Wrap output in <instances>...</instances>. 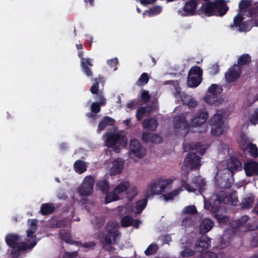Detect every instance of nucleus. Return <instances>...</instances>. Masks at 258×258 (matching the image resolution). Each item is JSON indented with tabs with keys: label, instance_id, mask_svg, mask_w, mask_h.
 I'll use <instances>...</instances> for the list:
<instances>
[{
	"label": "nucleus",
	"instance_id": "7",
	"mask_svg": "<svg viewBox=\"0 0 258 258\" xmlns=\"http://www.w3.org/2000/svg\"><path fill=\"white\" fill-rule=\"evenodd\" d=\"M247 21H243L242 15L238 13L234 18L233 23L230 25L231 27H237V30L240 32H247L250 30V25Z\"/></svg>",
	"mask_w": 258,
	"mask_h": 258
},
{
	"label": "nucleus",
	"instance_id": "38",
	"mask_svg": "<svg viewBox=\"0 0 258 258\" xmlns=\"http://www.w3.org/2000/svg\"><path fill=\"white\" fill-rule=\"evenodd\" d=\"M96 187L104 194H108L109 189V185L106 180L98 181L97 182Z\"/></svg>",
	"mask_w": 258,
	"mask_h": 258
},
{
	"label": "nucleus",
	"instance_id": "35",
	"mask_svg": "<svg viewBox=\"0 0 258 258\" xmlns=\"http://www.w3.org/2000/svg\"><path fill=\"white\" fill-rule=\"evenodd\" d=\"M202 81L201 77L188 75L187 83L189 87L193 88L198 86Z\"/></svg>",
	"mask_w": 258,
	"mask_h": 258
},
{
	"label": "nucleus",
	"instance_id": "18",
	"mask_svg": "<svg viewBox=\"0 0 258 258\" xmlns=\"http://www.w3.org/2000/svg\"><path fill=\"white\" fill-rule=\"evenodd\" d=\"M214 1H209L202 4L199 11L202 12L208 17L214 15Z\"/></svg>",
	"mask_w": 258,
	"mask_h": 258
},
{
	"label": "nucleus",
	"instance_id": "11",
	"mask_svg": "<svg viewBox=\"0 0 258 258\" xmlns=\"http://www.w3.org/2000/svg\"><path fill=\"white\" fill-rule=\"evenodd\" d=\"M211 246V238L207 235H203L198 238L195 245V251L202 252L209 248Z\"/></svg>",
	"mask_w": 258,
	"mask_h": 258
},
{
	"label": "nucleus",
	"instance_id": "21",
	"mask_svg": "<svg viewBox=\"0 0 258 258\" xmlns=\"http://www.w3.org/2000/svg\"><path fill=\"white\" fill-rule=\"evenodd\" d=\"M142 125L145 130L154 132L158 126V121L154 118H148L143 121Z\"/></svg>",
	"mask_w": 258,
	"mask_h": 258
},
{
	"label": "nucleus",
	"instance_id": "55",
	"mask_svg": "<svg viewBox=\"0 0 258 258\" xmlns=\"http://www.w3.org/2000/svg\"><path fill=\"white\" fill-rule=\"evenodd\" d=\"M75 242V245H76L78 246L83 247L84 248H93L96 244V242L94 241H91V242H86V243H82L79 241H76Z\"/></svg>",
	"mask_w": 258,
	"mask_h": 258
},
{
	"label": "nucleus",
	"instance_id": "33",
	"mask_svg": "<svg viewBox=\"0 0 258 258\" xmlns=\"http://www.w3.org/2000/svg\"><path fill=\"white\" fill-rule=\"evenodd\" d=\"M76 172L79 174L84 173L87 170V165L84 161L81 160H77L74 165Z\"/></svg>",
	"mask_w": 258,
	"mask_h": 258
},
{
	"label": "nucleus",
	"instance_id": "64",
	"mask_svg": "<svg viewBox=\"0 0 258 258\" xmlns=\"http://www.w3.org/2000/svg\"><path fill=\"white\" fill-rule=\"evenodd\" d=\"M251 244L252 246H258V233H255L252 237Z\"/></svg>",
	"mask_w": 258,
	"mask_h": 258
},
{
	"label": "nucleus",
	"instance_id": "29",
	"mask_svg": "<svg viewBox=\"0 0 258 258\" xmlns=\"http://www.w3.org/2000/svg\"><path fill=\"white\" fill-rule=\"evenodd\" d=\"M251 60V57L249 54L244 53L240 55L237 59V63L239 68L241 69V67L244 65H248Z\"/></svg>",
	"mask_w": 258,
	"mask_h": 258
},
{
	"label": "nucleus",
	"instance_id": "53",
	"mask_svg": "<svg viewBox=\"0 0 258 258\" xmlns=\"http://www.w3.org/2000/svg\"><path fill=\"white\" fill-rule=\"evenodd\" d=\"M183 214H195L197 213V210L195 206L189 205L186 206L182 210Z\"/></svg>",
	"mask_w": 258,
	"mask_h": 258
},
{
	"label": "nucleus",
	"instance_id": "41",
	"mask_svg": "<svg viewBox=\"0 0 258 258\" xmlns=\"http://www.w3.org/2000/svg\"><path fill=\"white\" fill-rule=\"evenodd\" d=\"M180 192L179 188L176 189L172 192H168L166 194H162V197L166 202L173 200L175 197L177 196Z\"/></svg>",
	"mask_w": 258,
	"mask_h": 258
},
{
	"label": "nucleus",
	"instance_id": "14",
	"mask_svg": "<svg viewBox=\"0 0 258 258\" xmlns=\"http://www.w3.org/2000/svg\"><path fill=\"white\" fill-rule=\"evenodd\" d=\"M214 15L223 16L228 11V7L223 0H216L214 1Z\"/></svg>",
	"mask_w": 258,
	"mask_h": 258
},
{
	"label": "nucleus",
	"instance_id": "3",
	"mask_svg": "<svg viewBox=\"0 0 258 258\" xmlns=\"http://www.w3.org/2000/svg\"><path fill=\"white\" fill-rule=\"evenodd\" d=\"M129 147V156L131 159H134L135 158L141 159L146 154V149L137 139L131 140Z\"/></svg>",
	"mask_w": 258,
	"mask_h": 258
},
{
	"label": "nucleus",
	"instance_id": "44",
	"mask_svg": "<svg viewBox=\"0 0 258 258\" xmlns=\"http://www.w3.org/2000/svg\"><path fill=\"white\" fill-rule=\"evenodd\" d=\"M37 242L35 241H33L29 243L22 242L19 246H17L18 249L20 251H24L27 249H32L36 244Z\"/></svg>",
	"mask_w": 258,
	"mask_h": 258
},
{
	"label": "nucleus",
	"instance_id": "57",
	"mask_svg": "<svg viewBox=\"0 0 258 258\" xmlns=\"http://www.w3.org/2000/svg\"><path fill=\"white\" fill-rule=\"evenodd\" d=\"M251 5L250 1L249 0H241L239 4V9L241 11L245 10L249 8Z\"/></svg>",
	"mask_w": 258,
	"mask_h": 258
},
{
	"label": "nucleus",
	"instance_id": "6",
	"mask_svg": "<svg viewBox=\"0 0 258 258\" xmlns=\"http://www.w3.org/2000/svg\"><path fill=\"white\" fill-rule=\"evenodd\" d=\"M198 5L197 0H189L185 3L183 8L178 10V13L183 17L193 16L195 14Z\"/></svg>",
	"mask_w": 258,
	"mask_h": 258
},
{
	"label": "nucleus",
	"instance_id": "59",
	"mask_svg": "<svg viewBox=\"0 0 258 258\" xmlns=\"http://www.w3.org/2000/svg\"><path fill=\"white\" fill-rule=\"evenodd\" d=\"M194 254V251L189 248H185L180 252V255L182 257H189L193 255Z\"/></svg>",
	"mask_w": 258,
	"mask_h": 258
},
{
	"label": "nucleus",
	"instance_id": "26",
	"mask_svg": "<svg viewBox=\"0 0 258 258\" xmlns=\"http://www.w3.org/2000/svg\"><path fill=\"white\" fill-rule=\"evenodd\" d=\"M114 123V120L108 116H104L99 122L98 130L99 131L104 130L108 125H113Z\"/></svg>",
	"mask_w": 258,
	"mask_h": 258
},
{
	"label": "nucleus",
	"instance_id": "63",
	"mask_svg": "<svg viewBox=\"0 0 258 258\" xmlns=\"http://www.w3.org/2000/svg\"><path fill=\"white\" fill-rule=\"evenodd\" d=\"M202 258H218L217 255L212 251H206L202 254Z\"/></svg>",
	"mask_w": 258,
	"mask_h": 258
},
{
	"label": "nucleus",
	"instance_id": "42",
	"mask_svg": "<svg viewBox=\"0 0 258 258\" xmlns=\"http://www.w3.org/2000/svg\"><path fill=\"white\" fill-rule=\"evenodd\" d=\"M149 80L148 75L146 73H143L139 78L136 84L138 86H142L147 84Z\"/></svg>",
	"mask_w": 258,
	"mask_h": 258
},
{
	"label": "nucleus",
	"instance_id": "2",
	"mask_svg": "<svg viewBox=\"0 0 258 258\" xmlns=\"http://www.w3.org/2000/svg\"><path fill=\"white\" fill-rule=\"evenodd\" d=\"M105 145L112 148L115 153H119L120 149L119 146L125 147L127 145L126 138L118 133H105L103 135Z\"/></svg>",
	"mask_w": 258,
	"mask_h": 258
},
{
	"label": "nucleus",
	"instance_id": "25",
	"mask_svg": "<svg viewBox=\"0 0 258 258\" xmlns=\"http://www.w3.org/2000/svg\"><path fill=\"white\" fill-rule=\"evenodd\" d=\"M120 235V233L117 231H109L105 237L106 243L111 244L113 243L116 244L117 243V237Z\"/></svg>",
	"mask_w": 258,
	"mask_h": 258
},
{
	"label": "nucleus",
	"instance_id": "5",
	"mask_svg": "<svg viewBox=\"0 0 258 258\" xmlns=\"http://www.w3.org/2000/svg\"><path fill=\"white\" fill-rule=\"evenodd\" d=\"M184 164L191 170L198 169L201 166V158L196 153L189 152L184 159Z\"/></svg>",
	"mask_w": 258,
	"mask_h": 258
},
{
	"label": "nucleus",
	"instance_id": "15",
	"mask_svg": "<svg viewBox=\"0 0 258 258\" xmlns=\"http://www.w3.org/2000/svg\"><path fill=\"white\" fill-rule=\"evenodd\" d=\"M214 15L223 16L228 11V7L223 0H216L214 1Z\"/></svg>",
	"mask_w": 258,
	"mask_h": 258
},
{
	"label": "nucleus",
	"instance_id": "52",
	"mask_svg": "<svg viewBox=\"0 0 258 258\" xmlns=\"http://www.w3.org/2000/svg\"><path fill=\"white\" fill-rule=\"evenodd\" d=\"M94 98L95 100L97 101L96 102H98L102 105H106V100L102 92H100L96 94Z\"/></svg>",
	"mask_w": 258,
	"mask_h": 258
},
{
	"label": "nucleus",
	"instance_id": "16",
	"mask_svg": "<svg viewBox=\"0 0 258 258\" xmlns=\"http://www.w3.org/2000/svg\"><path fill=\"white\" fill-rule=\"evenodd\" d=\"M183 150L185 152H188L190 150H196L201 155L205 154L206 149L204 146L200 143H186L183 145Z\"/></svg>",
	"mask_w": 258,
	"mask_h": 258
},
{
	"label": "nucleus",
	"instance_id": "4",
	"mask_svg": "<svg viewBox=\"0 0 258 258\" xmlns=\"http://www.w3.org/2000/svg\"><path fill=\"white\" fill-rule=\"evenodd\" d=\"M95 183V179L91 176H86L81 184L79 190V192L81 196H88L90 195L93 190V187Z\"/></svg>",
	"mask_w": 258,
	"mask_h": 258
},
{
	"label": "nucleus",
	"instance_id": "28",
	"mask_svg": "<svg viewBox=\"0 0 258 258\" xmlns=\"http://www.w3.org/2000/svg\"><path fill=\"white\" fill-rule=\"evenodd\" d=\"M254 198L253 194H250L248 197L244 198L240 204L241 208L243 209H251L252 207Z\"/></svg>",
	"mask_w": 258,
	"mask_h": 258
},
{
	"label": "nucleus",
	"instance_id": "34",
	"mask_svg": "<svg viewBox=\"0 0 258 258\" xmlns=\"http://www.w3.org/2000/svg\"><path fill=\"white\" fill-rule=\"evenodd\" d=\"M238 143L239 145L240 148L243 151H245L248 147L250 142L247 137L244 134H242L240 135V139L238 140Z\"/></svg>",
	"mask_w": 258,
	"mask_h": 258
},
{
	"label": "nucleus",
	"instance_id": "27",
	"mask_svg": "<svg viewBox=\"0 0 258 258\" xmlns=\"http://www.w3.org/2000/svg\"><path fill=\"white\" fill-rule=\"evenodd\" d=\"M192 185L195 187L196 190H198L200 192L204 190V187L206 185V182L204 179L200 177H195L192 181Z\"/></svg>",
	"mask_w": 258,
	"mask_h": 258
},
{
	"label": "nucleus",
	"instance_id": "10",
	"mask_svg": "<svg viewBox=\"0 0 258 258\" xmlns=\"http://www.w3.org/2000/svg\"><path fill=\"white\" fill-rule=\"evenodd\" d=\"M173 126L175 129H179L180 130H184L187 133L190 127L186 120L185 116L181 114L179 115L175 116L173 118Z\"/></svg>",
	"mask_w": 258,
	"mask_h": 258
},
{
	"label": "nucleus",
	"instance_id": "49",
	"mask_svg": "<svg viewBox=\"0 0 258 258\" xmlns=\"http://www.w3.org/2000/svg\"><path fill=\"white\" fill-rule=\"evenodd\" d=\"M158 249V246L156 243L151 244L145 251L146 255L154 254Z\"/></svg>",
	"mask_w": 258,
	"mask_h": 258
},
{
	"label": "nucleus",
	"instance_id": "43",
	"mask_svg": "<svg viewBox=\"0 0 258 258\" xmlns=\"http://www.w3.org/2000/svg\"><path fill=\"white\" fill-rule=\"evenodd\" d=\"M203 71L201 68L198 66H194L189 70L188 75L189 76H194L199 77H201L202 76Z\"/></svg>",
	"mask_w": 258,
	"mask_h": 258
},
{
	"label": "nucleus",
	"instance_id": "19",
	"mask_svg": "<svg viewBox=\"0 0 258 258\" xmlns=\"http://www.w3.org/2000/svg\"><path fill=\"white\" fill-rule=\"evenodd\" d=\"M92 59L89 58H83L81 61V67L83 72L88 77H92L93 72L89 67H93Z\"/></svg>",
	"mask_w": 258,
	"mask_h": 258
},
{
	"label": "nucleus",
	"instance_id": "54",
	"mask_svg": "<svg viewBox=\"0 0 258 258\" xmlns=\"http://www.w3.org/2000/svg\"><path fill=\"white\" fill-rule=\"evenodd\" d=\"M162 12V8L159 6H154L149 9L148 11L150 17L156 15L160 14Z\"/></svg>",
	"mask_w": 258,
	"mask_h": 258
},
{
	"label": "nucleus",
	"instance_id": "1",
	"mask_svg": "<svg viewBox=\"0 0 258 258\" xmlns=\"http://www.w3.org/2000/svg\"><path fill=\"white\" fill-rule=\"evenodd\" d=\"M173 182L171 178H159L151 182L148 185L146 190V197H150L155 195H160L165 191L166 189H169Z\"/></svg>",
	"mask_w": 258,
	"mask_h": 258
},
{
	"label": "nucleus",
	"instance_id": "58",
	"mask_svg": "<svg viewBox=\"0 0 258 258\" xmlns=\"http://www.w3.org/2000/svg\"><path fill=\"white\" fill-rule=\"evenodd\" d=\"M103 106L98 102H93L91 105V110L93 113L97 114L100 111L101 107Z\"/></svg>",
	"mask_w": 258,
	"mask_h": 258
},
{
	"label": "nucleus",
	"instance_id": "61",
	"mask_svg": "<svg viewBox=\"0 0 258 258\" xmlns=\"http://www.w3.org/2000/svg\"><path fill=\"white\" fill-rule=\"evenodd\" d=\"M107 63L110 68H113L114 71H116L117 70V64H118V59L117 58L108 60L107 61Z\"/></svg>",
	"mask_w": 258,
	"mask_h": 258
},
{
	"label": "nucleus",
	"instance_id": "24",
	"mask_svg": "<svg viewBox=\"0 0 258 258\" xmlns=\"http://www.w3.org/2000/svg\"><path fill=\"white\" fill-rule=\"evenodd\" d=\"M55 208L53 204L47 203L42 204L40 207V213L43 215H48L54 212Z\"/></svg>",
	"mask_w": 258,
	"mask_h": 258
},
{
	"label": "nucleus",
	"instance_id": "60",
	"mask_svg": "<svg viewBox=\"0 0 258 258\" xmlns=\"http://www.w3.org/2000/svg\"><path fill=\"white\" fill-rule=\"evenodd\" d=\"M249 14L250 17L258 15V4L254 5L249 9Z\"/></svg>",
	"mask_w": 258,
	"mask_h": 258
},
{
	"label": "nucleus",
	"instance_id": "45",
	"mask_svg": "<svg viewBox=\"0 0 258 258\" xmlns=\"http://www.w3.org/2000/svg\"><path fill=\"white\" fill-rule=\"evenodd\" d=\"M208 91L210 93L217 95L222 92V89L218 85L213 84L209 87Z\"/></svg>",
	"mask_w": 258,
	"mask_h": 258
},
{
	"label": "nucleus",
	"instance_id": "13",
	"mask_svg": "<svg viewBox=\"0 0 258 258\" xmlns=\"http://www.w3.org/2000/svg\"><path fill=\"white\" fill-rule=\"evenodd\" d=\"M227 168L233 174L242 170V164L239 160L235 157H231L227 161Z\"/></svg>",
	"mask_w": 258,
	"mask_h": 258
},
{
	"label": "nucleus",
	"instance_id": "62",
	"mask_svg": "<svg viewBox=\"0 0 258 258\" xmlns=\"http://www.w3.org/2000/svg\"><path fill=\"white\" fill-rule=\"evenodd\" d=\"M151 98V95L148 91L144 90L141 94V99L144 102H148Z\"/></svg>",
	"mask_w": 258,
	"mask_h": 258
},
{
	"label": "nucleus",
	"instance_id": "48",
	"mask_svg": "<svg viewBox=\"0 0 258 258\" xmlns=\"http://www.w3.org/2000/svg\"><path fill=\"white\" fill-rule=\"evenodd\" d=\"M94 81L95 82L91 87L90 91L92 94H96L97 93H98L99 85L100 82L101 81V78L100 77L95 78L94 79Z\"/></svg>",
	"mask_w": 258,
	"mask_h": 258
},
{
	"label": "nucleus",
	"instance_id": "30",
	"mask_svg": "<svg viewBox=\"0 0 258 258\" xmlns=\"http://www.w3.org/2000/svg\"><path fill=\"white\" fill-rule=\"evenodd\" d=\"M211 134L212 136L217 137L222 134L227 129L225 124L212 125Z\"/></svg>",
	"mask_w": 258,
	"mask_h": 258
},
{
	"label": "nucleus",
	"instance_id": "56",
	"mask_svg": "<svg viewBox=\"0 0 258 258\" xmlns=\"http://www.w3.org/2000/svg\"><path fill=\"white\" fill-rule=\"evenodd\" d=\"M249 122L254 125L258 123V108L255 109L250 115Z\"/></svg>",
	"mask_w": 258,
	"mask_h": 258
},
{
	"label": "nucleus",
	"instance_id": "50",
	"mask_svg": "<svg viewBox=\"0 0 258 258\" xmlns=\"http://www.w3.org/2000/svg\"><path fill=\"white\" fill-rule=\"evenodd\" d=\"M119 200V197L117 194L114 192V190L112 192L109 194H107L105 197V203L108 204L112 202L116 201Z\"/></svg>",
	"mask_w": 258,
	"mask_h": 258
},
{
	"label": "nucleus",
	"instance_id": "46",
	"mask_svg": "<svg viewBox=\"0 0 258 258\" xmlns=\"http://www.w3.org/2000/svg\"><path fill=\"white\" fill-rule=\"evenodd\" d=\"M133 218L130 215L123 216L121 220V225L123 227H128L132 225Z\"/></svg>",
	"mask_w": 258,
	"mask_h": 258
},
{
	"label": "nucleus",
	"instance_id": "37",
	"mask_svg": "<svg viewBox=\"0 0 258 258\" xmlns=\"http://www.w3.org/2000/svg\"><path fill=\"white\" fill-rule=\"evenodd\" d=\"M209 123L211 125L225 124L221 114H215L209 120Z\"/></svg>",
	"mask_w": 258,
	"mask_h": 258
},
{
	"label": "nucleus",
	"instance_id": "39",
	"mask_svg": "<svg viewBox=\"0 0 258 258\" xmlns=\"http://www.w3.org/2000/svg\"><path fill=\"white\" fill-rule=\"evenodd\" d=\"M123 168V163L121 162L115 161L113 163L111 168L110 173L111 175H116L120 173Z\"/></svg>",
	"mask_w": 258,
	"mask_h": 258
},
{
	"label": "nucleus",
	"instance_id": "9",
	"mask_svg": "<svg viewBox=\"0 0 258 258\" xmlns=\"http://www.w3.org/2000/svg\"><path fill=\"white\" fill-rule=\"evenodd\" d=\"M208 117V113L204 109L199 110L196 113V116L191 121L190 126L194 127L201 126L204 124Z\"/></svg>",
	"mask_w": 258,
	"mask_h": 258
},
{
	"label": "nucleus",
	"instance_id": "22",
	"mask_svg": "<svg viewBox=\"0 0 258 258\" xmlns=\"http://www.w3.org/2000/svg\"><path fill=\"white\" fill-rule=\"evenodd\" d=\"M145 198L137 201L133 206V209L136 214H140L146 208L148 198L145 194Z\"/></svg>",
	"mask_w": 258,
	"mask_h": 258
},
{
	"label": "nucleus",
	"instance_id": "20",
	"mask_svg": "<svg viewBox=\"0 0 258 258\" xmlns=\"http://www.w3.org/2000/svg\"><path fill=\"white\" fill-rule=\"evenodd\" d=\"M20 237L16 233L8 234L5 237L7 244L13 249L17 247V244L20 240Z\"/></svg>",
	"mask_w": 258,
	"mask_h": 258
},
{
	"label": "nucleus",
	"instance_id": "12",
	"mask_svg": "<svg viewBox=\"0 0 258 258\" xmlns=\"http://www.w3.org/2000/svg\"><path fill=\"white\" fill-rule=\"evenodd\" d=\"M247 176L250 177L253 174L258 176V163L254 161L248 160L243 167Z\"/></svg>",
	"mask_w": 258,
	"mask_h": 258
},
{
	"label": "nucleus",
	"instance_id": "31",
	"mask_svg": "<svg viewBox=\"0 0 258 258\" xmlns=\"http://www.w3.org/2000/svg\"><path fill=\"white\" fill-rule=\"evenodd\" d=\"M130 185V183L128 181L123 180L117 184L114 188V192L117 195L125 191Z\"/></svg>",
	"mask_w": 258,
	"mask_h": 258
},
{
	"label": "nucleus",
	"instance_id": "17",
	"mask_svg": "<svg viewBox=\"0 0 258 258\" xmlns=\"http://www.w3.org/2000/svg\"><path fill=\"white\" fill-rule=\"evenodd\" d=\"M142 139L145 143L150 142L155 144H159L162 141V138L160 136L150 133H143Z\"/></svg>",
	"mask_w": 258,
	"mask_h": 258
},
{
	"label": "nucleus",
	"instance_id": "40",
	"mask_svg": "<svg viewBox=\"0 0 258 258\" xmlns=\"http://www.w3.org/2000/svg\"><path fill=\"white\" fill-rule=\"evenodd\" d=\"M229 194L225 191H219L217 195V200L221 203H227L229 202Z\"/></svg>",
	"mask_w": 258,
	"mask_h": 258
},
{
	"label": "nucleus",
	"instance_id": "23",
	"mask_svg": "<svg viewBox=\"0 0 258 258\" xmlns=\"http://www.w3.org/2000/svg\"><path fill=\"white\" fill-rule=\"evenodd\" d=\"M214 226V222L210 219H204L200 225V232L205 234L209 232Z\"/></svg>",
	"mask_w": 258,
	"mask_h": 258
},
{
	"label": "nucleus",
	"instance_id": "36",
	"mask_svg": "<svg viewBox=\"0 0 258 258\" xmlns=\"http://www.w3.org/2000/svg\"><path fill=\"white\" fill-rule=\"evenodd\" d=\"M249 219V217L248 216L244 215L241 216L239 219L231 222V226L235 229L238 228L245 224Z\"/></svg>",
	"mask_w": 258,
	"mask_h": 258
},
{
	"label": "nucleus",
	"instance_id": "8",
	"mask_svg": "<svg viewBox=\"0 0 258 258\" xmlns=\"http://www.w3.org/2000/svg\"><path fill=\"white\" fill-rule=\"evenodd\" d=\"M241 70L238 66L234 64L230 67L225 73V79L227 83H232L237 80L241 76Z\"/></svg>",
	"mask_w": 258,
	"mask_h": 258
},
{
	"label": "nucleus",
	"instance_id": "47",
	"mask_svg": "<svg viewBox=\"0 0 258 258\" xmlns=\"http://www.w3.org/2000/svg\"><path fill=\"white\" fill-rule=\"evenodd\" d=\"M246 150L251 157L253 158H257L258 157V148L255 144L250 143Z\"/></svg>",
	"mask_w": 258,
	"mask_h": 258
},
{
	"label": "nucleus",
	"instance_id": "32",
	"mask_svg": "<svg viewBox=\"0 0 258 258\" xmlns=\"http://www.w3.org/2000/svg\"><path fill=\"white\" fill-rule=\"evenodd\" d=\"M59 236L61 240L65 241L66 243L71 244H75V242L76 241L72 239L71 234L68 231L61 230L59 233Z\"/></svg>",
	"mask_w": 258,
	"mask_h": 258
},
{
	"label": "nucleus",
	"instance_id": "51",
	"mask_svg": "<svg viewBox=\"0 0 258 258\" xmlns=\"http://www.w3.org/2000/svg\"><path fill=\"white\" fill-rule=\"evenodd\" d=\"M146 112V108L144 106L139 107L136 113V116L138 121H141Z\"/></svg>",
	"mask_w": 258,
	"mask_h": 258
}]
</instances>
